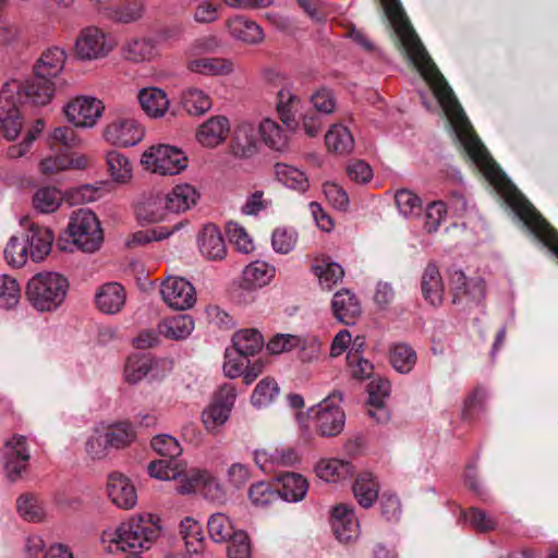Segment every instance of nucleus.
<instances>
[{
  "label": "nucleus",
  "instance_id": "f257e3e1",
  "mask_svg": "<svg viewBox=\"0 0 558 558\" xmlns=\"http://www.w3.org/2000/svg\"><path fill=\"white\" fill-rule=\"evenodd\" d=\"M66 54L52 47L45 50L33 66V77L24 83L11 81L0 92V132L9 141L15 140L22 130L20 105L46 106L54 94L53 80L64 68Z\"/></svg>",
  "mask_w": 558,
  "mask_h": 558
},
{
  "label": "nucleus",
  "instance_id": "f03ea898",
  "mask_svg": "<svg viewBox=\"0 0 558 558\" xmlns=\"http://www.w3.org/2000/svg\"><path fill=\"white\" fill-rule=\"evenodd\" d=\"M160 525L154 515H138L121 523L116 530L102 532L101 542L110 554L130 550L126 558H142L138 550L148 549L159 537Z\"/></svg>",
  "mask_w": 558,
  "mask_h": 558
},
{
  "label": "nucleus",
  "instance_id": "7ed1b4c3",
  "mask_svg": "<svg viewBox=\"0 0 558 558\" xmlns=\"http://www.w3.org/2000/svg\"><path fill=\"white\" fill-rule=\"evenodd\" d=\"M69 287V280L59 272H38L28 280L26 298L35 310L53 312L63 304Z\"/></svg>",
  "mask_w": 558,
  "mask_h": 558
},
{
  "label": "nucleus",
  "instance_id": "20e7f679",
  "mask_svg": "<svg viewBox=\"0 0 558 558\" xmlns=\"http://www.w3.org/2000/svg\"><path fill=\"white\" fill-rule=\"evenodd\" d=\"M66 233L72 239V243L83 252L97 251L104 241V232L98 218L92 210L85 208L71 215Z\"/></svg>",
  "mask_w": 558,
  "mask_h": 558
},
{
  "label": "nucleus",
  "instance_id": "39448f33",
  "mask_svg": "<svg viewBox=\"0 0 558 558\" xmlns=\"http://www.w3.org/2000/svg\"><path fill=\"white\" fill-rule=\"evenodd\" d=\"M342 400V392L335 390L326 399L310 410V417L315 421L316 432L324 437L339 435L345 423L344 412L335 404Z\"/></svg>",
  "mask_w": 558,
  "mask_h": 558
},
{
  "label": "nucleus",
  "instance_id": "423d86ee",
  "mask_svg": "<svg viewBox=\"0 0 558 558\" xmlns=\"http://www.w3.org/2000/svg\"><path fill=\"white\" fill-rule=\"evenodd\" d=\"M142 163L154 173L174 175L187 167L184 153L173 146H151L142 156Z\"/></svg>",
  "mask_w": 558,
  "mask_h": 558
},
{
  "label": "nucleus",
  "instance_id": "0eeeda50",
  "mask_svg": "<svg viewBox=\"0 0 558 558\" xmlns=\"http://www.w3.org/2000/svg\"><path fill=\"white\" fill-rule=\"evenodd\" d=\"M4 470L11 482H16L27 470L31 459L27 439L22 435H13L8 439L3 448Z\"/></svg>",
  "mask_w": 558,
  "mask_h": 558
},
{
  "label": "nucleus",
  "instance_id": "6e6552de",
  "mask_svg": "<svg viewBox=\"0 0 558 558\" xmlns=\"http://www.w3.org/2000/svg\"><path fill=\"white\" fill-rule=\"evenodd\" d=\"M105 107L94 97L80 96L64 107L68 120L74 126L92 128L101 117Z\"/></svg>",
  "mask_w": 558,
  "mask_h": 558
},
{
  "label": "nucleus",
  "instance_id": "1a4fd4ad",
  "mask_svg": "<svg viewBox=\"0 0 558 558\" xmlns=\"http://www.w3.org/2000/svg\"><path fill=\"white\" fill-rule=\"evenodd\" d=\"M104 136L112 145L129 147L143 140L144 129L133 118L118 117L107 125Z\"/></svg>",
  "mask_w": 558,
  "mask_h": 558
},
{
  "label": "nucleus",
  "instance_id": "9d476101",
  "mask_svg": "<svg viewBox=\"0 0 558 558\" xmlns=\"http://www.w3.org/2000/svg\"><path fill=\"white\" fill-rule=\"evenodd\" d=\"M160 293L162 300L178 311L192 307L196 301L194 287L184 278H168L162 282Z\"/></svg>",
  "mask_w": 558,
  "mask_h": 558
},
{
  "label": "nucleus",
  "instance_id": "9b49d317",
  "mask_svg": "<svg viewBox=\"0 0 558 558\" xmlns=\"http://www.w3.org/2000/svg\"><path fill=\"white\" fill-rule=\"evenodd\" d=\"M111 47L105 34L97 27H86L78 35L75 51L81 59H98L105 57Z\"/></svg>",
  "mask_w": 558,
  "mask_h": 558
},
{
  "label": "nucleus",
  "instance_id": "f8f14e48",
  "mask_svg": "<svg viewBox=\"0 0 558 558\" xmlns=\"http://www.w3.org/2000/svg\"><path fill=\"white\" fill-rule=\"evenodd\" d=\"M21 235L27 240L29 257L33 262L44 260L51 252L54 235L49 228L32 222Z\"/></svg>",
  "mask_w": 558,
  "mask_h": 558
},
{
  "label": "nucleus",
  "instance_id": "ddd939ff",
  "mask_svg": "<svg viewBox=\"0 0 558 558\" xmlns=\"http://www.w3.org/2000/svg\"><path fill=\"white\" fill-rule=\"evenodd\" d=\"M330 523L336 538L341 543H348L359 535V521L347 505L332 508Z\"/></svg>",
  "mask_w": 558,
  "mask_h": 558
},
{
  "label": "nucleus",
  "instance_id": "4468645a",
  "mask_svg": "<svg viewBox=\"0 0 558 558\" xmlns=\"http://www.w3.org/2000/svg\"><path fill=\"white\" fill-rule=\"evenodd\" d=\"M97 10L108 19L119 23H131L143 14V4L140 0L122 3L112 0H95Z\"/></svg>",
  "mask_w": 558,
  "mask_h": 558
},
{
  "label": "nucleus",
  "instance_id": "2eb2a0df",
  "mask_svg": "<svg viewBox=\"0 0 558 558\" xmlns=\"http://www.w3.org/2000/svg\"><path fill=\"white\" fill-rule=\"evenodd\" d=\"M108 496L122 509H131L136 505L137 495L134 485L122 473L113 472L108 477Z\"/></svg>",
  "mask_w": 558,
  "mask_h": 558
},
{
  "label": "nucleus",
  "instance_id": "dca6fc26",
  "mask_svg": "<svg viewBox=\"0 0 558 558\" xmlns=\"http://www.w3.org/2000/svg\"><path fill=\"white\" fill-rule=\"evenodd\" d=\"M331 311L335 318L344 325L354 324L362 312L357 298L348 289H341L333 294Z\"/></svg>",
  "mask_w": 558,
  "mask_h": 558
},
{
  "label": "nucleus",
  "instance_id": "f3484780",
  "mask_svg": "<svg viewBox=\"0 0 558 558\" xmlns=\"http://www.w3.org/2000/svg\"><path fill=\"white\" fill-rule=\"evenodd\" d=\"M259 131L252 123L236 126L231 142V150L235 157L251 158L257 153Z\"/></svg>",
  "mask_w": 558,
  "mask_h": 558
},
{
  "label": "nucleus",
  "instance_id": "a211bd4d",
  "mask_svg": "<svg viewBox=\"0 0 558 558\" xmlns=\"http://www.w3.org/2000/svg\"><path fill=\"white\" fill-rule=\"evenodd\" d=\"M202 255L210 260H221L227 254L223 236L217 226L206 225L198 234Z\"/></svg>",
  "mask_w": 558,
  "mask_h": 558
},
{
  "label": "nucleus",
  "instance_id": "6ab92c4d",
  "mask_svg": "<svg viewBox=\"0 0 558 558\" xmlns=\"http://www.w3.org/2000/svg\"><path fill=\"white\" fill-rule=\"evenodd\" d=\"M279 498L288 502H298L304 499L308 490L307 480L294 472H284L276 481Z\"/></svg>",
  "mask_w": 558,
  "mask_h": 558
},
{
  "label": "nucleus",
  "instance_id": "aec40b11",
  "mask_svg": "<svg viewBox=\"0 0 558 558\" xmlns=\"http://www.w3.org/2000/svg\"><path fill=\"white\" fill-rule=\"evenodd\" d=\"M226 26L233 38L243 43L256 45L264 39L262 27L255 21L243 15H235L228 19Z\"/></svg>",
  "mask_w": 558,
  "mask_h": 558
},
{
  "label": "nucleus",
  "instance_id": "412c9836",
  "mask_svg": "<svg viewBox=\"0 0 558 558\" xmlns=\"http://www.w3.org/2000/svg\"><path fill=\"white\" fill-rule=\"evenodd\" d=\"M199 197L198 192L190 184L175 185L169 193L162 194V201L168 213L179 214L189 210Z\"/></svg>",
  "mask_w": 558,
  "mask_h": 558
},
{
  "label": "nucleus",
  "instance_id": "4be33fe9",
  "mask_svg": "<svg viewBox=\"0 0 558 558\" xmlns=\"http://www.w3.org/2000/svg\"><path fill=\"white\" fill-rule=\"evenodd\" d=\"M96 304L106 314L119 313L125 304V290L118 282H108L96 293Z\"/></svg>",
  "mask_w": 558,
  "mask_h": 558
},
{
  "label": "nucleus",
  "instance_id": "5701e85b",
  "mask_svg": "<svg viewBox=\"0 0 558 558\" xmlns=\"http://www.w3.org/2000/svg\"><path fill=\"white\" fill-rule=\"evenodd\" d=\"M423 298L433 306H438L444 298V282L439 268L435 263H428L421 280Z\"/></svg>",
  "mask_w": 558,
  "mask_h": 558
},
{
  "label": "nucleus",
  "instance_id": "b1692460",
  "mask_svg": "<svg viewBox=\"0 0 558 558\" xmlns=\"http://www.w3.org/2000/svg\"><path fill=\"white\" fill-rule=\"evenodd\" d=\"M229 131L228 119L223 116H216L201 125L197 140L204 146L215 147L226 138Z\"/></svg>",
  "mask_w": 558,
  "mask_h": 558
},
{
  "label": "nucleus",
  "instance_id": "393cba45",
  "mask_svg": "<svg viewBox=\"0 0 558 558\" xmlns=\"http://www.w3.org/2000/svg\"><path fill=\"white\" fill-rule=\"evenodd\" d=\"M275 276V268L265 262L256 260L243 270L241 287L252 290L266 286Z\"/></svg>",
  "mask_w": 558,
  "mask_h": 558
},
{
  "label": "nucleus",
  "instance_id": "a878e982",
  "mask_svg": "<svg viewBox=\"0 0 558 558\" xmlns=\"http://www.w3.org/2000/svg\"><path fill=\"white\" fill-rule=\"evenodd\" d=\"M138 101L145 113L151 118L162 117L169 107L166 93L155 87L142 89Z\"/></svg>",
  "mask_w": 558,
  "mask_h": 558
},
{
  "label": "nucleus",
  "instance_id": "bb28decb",
  "mask_svg": "<svg viewBox=\"0 0 558 558\" xmlns=\"http://www.w3.org/2000/svg\"><path fill=\"white\" fill-rule=\"evenodd\" d=\"M233 350L240 357L256 355L264 347V339L256 329H243L232 337Z\"/></svg>",
  "mask_w": 558,
  "mask_h": 558
},
{
  "label": "nucleus",
  "instance_id": "cd10ccee",
  "mask_svg": "<svg viewBox=\"0 0 558 558\" xmlns=\"http://www.w3.org/2000/svg\"><path fill=\"white\" fill-rule=\"evenodd\" d=\"M86 166L87 159L85 156H75L69 155L68 153H61L58 156L48 157L41 160L40 171L46 175H51L68 169H84Z\"/></svg>",
  "mask_w": 558,
  "mask_h": 558
},
{
  "label": "nucleus",
  "instance_id": "c85d7f7f",
  "mask_svg": "<svg viewBox=\"0 0 558 558\" xmlns=\"http://www.w3.org/2000/svg\"><path fill=\"white\" fill-rule=\"evenodd\" d=\"M312 271L318 278L322 288L327 290L341 281L344 276L342 266L332 262L329 257L316 258Z\"/></svg>",
  "mask_w": 558,
  "mask_h": 558
},
{
  "label": "nucleus",
  "instance_id": "c756f323",
  "mask_svg": "<svg viewBox=\"0 0 558 558\" xmlns=\"http://www.w3.org/2000/svg\"><path fill=\"white\" fill-rule=\"evenodd\" d=\"M193 329L194 320L186 314L165 319L158 325L159 333L172 340H183L187 338Z\"/></svg>",
  "mask_w": 558,
  "mask_h": 558
},
{
  "label": "nucleus",
  "instance_id": "7c9ffc66",
  "mask_svg": "<svg viewBox=\"0 0 558 558\" xmlns=\"http://www.w3.org/2000/svg\"><path fill=\"white\" fill-rule=\"evenodd\" d=\"M461 288L452 295L453 304L471 307L481 304L486 296V287L482 278H472Z\"/></svg>",
  "mask_w": 558,
  "mask_h": 558
},
{
  "label": "nucleus",
  "instance_id": "2f4dec72",
  "mask_svg": "<svg viewBox=\"0 0 558 558\" xmlns=\"http://www.w3.org/2000/svg\"><path fill=\"white\" fill-rule=\"evenodd\" d=\"M353 465L345 460L327 459L322 460L316 466L317 476L326 482H338L345 480L353 474Z\"/></svg>",
  "mask_w": 558,
  "mask_h": 558
},
{
  "label": "nucleus",
  "instance_id": "473e14b6",
  "mask_svg": "<svg viewBox=\"0 0 558 558\" xmlns=\"http://www.w3.org/2000/svg\"><path fill=\"white\" fill-rule=\"evenodd\" d=\"M325 143L329 151L345 155L352 151L354 138L351 132L342 124L332 125L325 135Z\"/></svg>",
  "mask_w": 558,
  "mask_h": 558
},
{
  "label": "nucleus",
  "instance_id": "72a5a7b5",
  "mask_svg": "<svg viewBox=\"0 0 558 558\" xmlns=\"http://www.w3.org/2000/svg\"><path fill=\"white\" fill-rule=\"evenodd\" d=\"M264 143L271 149L283 151L288 147L289 135L276 121L265 119L258 128Z\"/></svg>",
  "mask_w": 558,
  "mask_h": 558
},
{
  "label": "nucleus",
  "instance_id": "f704fd0d",
  "mask_svg": "<svg viewBox=\"0 0 558 558\" xmlns=\"http://www.w3.org/2000/svg\"><path fill=\"white\" fill-rule=\"evenodd\" d=\"M391 366L400 374H409L416 364L417 355L407 343H395L389 349Z\"/></svg>",
  "mask_w": 558,
  "mask_h": 558
},
{
  "label": "nucleus",
  "instance_id": "c9c22d12",
  "mask_svg": "<svg viewBox=\"0 0 558 558\" xmlns=\"http://www.w3.org/2000/svg\"><path fill=\"white\" fill-rule=\"evenodd\" d=\"M154 360L148 353H135L128 357L124 377L129 384H137L151 371Z\"/></svg>",
  "mask_w": 558,
  "mask_h": 558
},
{
  "label": "nucleus",
  "instance_id": "e433bc0d",
  "mask_svg": "<svg viewBox=\"0 0 558 558\" xmlns=\"http://www.w3.org/2000/svg\"><path fill=\"white\" fill-rule=\"evenodd\" d=\"M187 69L204 75H227L233 71V64L222 58H197L187 63Z\"/></svg>",
  "mask_w": 558,
  "mask_h": 558
},
{
  "label": "nucleus",
  "instance_id": "4c0bfd02",
  "mask_svg": "<svg viewBox=\"0 0 558 558\" xmlns=\"http://www.w3.org/2000/svg\"><path fill=\"white\" fill-rule=\"evenodd\" d=\"M353 494L363 508H369L378 498V484L371 473L361 474L353 484Z\"/></svg>",
  "mask_w": 558,
  "mask_h": 558
},
{
  "label": "nucleus",
  "instance_id": "58836bf2",
  "mask_svg": "<svg viewBox=\"0 0 558 558\" xmlns=\"http://www.w3.org/2000/svg\"><path fill=\"white\" fill-rule=\"evenodd\" d=\"M122 51L124 58L133 62L147 61L156 54L154 41L147 38H132L128 40Z\"/></svg>",
  "mask_w": 558,
  "mask_h": 558
},
{
  "label": "nucleus",
  "instance_id": "ea45409f",
  "mask_svg": "<svg viewBox=\"0 0 558 558\" xmlns=\"http://www.w3.org/2000/svg\"><path fill=\"white\" fill-rule=\"evenodd\" d=\"M162 201V194L158 193L150 196L145 202L136 207V217L140 221L148 223L158 222L163 220L168 214Z\"/></svg>",
  "mask_w": 558,
  "mask_h": 558
},
{
  "label": "nucleus",
  "instance_id": "a19ab883",
  "mask_svg": "<svg viewBox=\"0 0 558 558\" xmlns=\"http://www.w3.org/2000/svg\"><path fill=\"white\" fill-rule=\"evenodd\" d=\"M275 172L278 181L289 189L305 192L308 189V180L305 173L298 168L286 163H277Z\"/></svg>",
  "mask_w": 558,
  "mask_h": 558
},
{
  "label": "nucleus",
  "instance_id": "79ce46f5",
  "mask_svg": "<svg viewBox=\"0 0 558 558\" xmlns=\"http://www.w3.org/2000/svg\"><path fill=\"white\" fill-rule=\"evenodd\" d=\"M300 98L289 88H281L277 93V111L282 123L291 126L295 122V113L299 110Z\"/></svg>",
  "mask_w": 558,
  "mask_h": 558
},
{
  "label": "nucleus",
  "instance_id": "37998d69",
  "mask_svg": "<svg viewBox=\"0 0 558 558\" xmlns=\"http://www.w3.org/2000/svg\"><path fill=\"white\" fill-rule=\"evenodd\" d=\"M208 534L215 543H225L230 541L238 532L230 519L223 513H214L207 522Z\"/></svg>",
  "mask_w": 558,
  "mask_h": 558
},
{
  "label": "nucleus",
  "instance_id": "c03bdc74",
  "mask_svg": "<svg viewBox=\"0 0 558 558\" xmlns=\"http://www.w3.org/2000/svg\"><path fill=\"white\" fill-rule=\"evenodd\" d=\"M3 254L11 267L20 268L24 266L29 257L27 240L23 239L21 234L12 235L7 243Z\"/></svg>",
  "mask_w": 558,
  "mask_h": 558
},
{
  "label": "nucleus",
  "instance_id": "a18cd8bd",
  "mask_svg": "<svg viewBox=\"0 0 558 558\" xmlns=\"http://www.w3.org/2000/svg\"><path fill=\"white\" fill-rule=\"evenodd\" d=\"M180 534L189 553L198 554L203 550V532L197 521L186 517L180 523Z\"/></svg>",
  "mask_w": 558,
  "mask_h": 558
},
{
  "label": "nucleus",
  "instance_id": "49530a36",
  "mask_svg": "<svg viewBox=\"0 0 558 558\" xmlns=\"http://www.w3.org/2000/svg\"><path fill=\"white\" fill-rule=\"evenodd\" d=\"M110 448H124L136 438L134 427L130 422H119L107 428L105 432Z\"/></svg>",
  "mask_w": 558,
  "mask_h": 558
},
{
  "label": "nucleus",
  "instance_id": "de8ad7c7",
  "mask_svg": "<svg viewBox=\"0 0 558 558\" xmlns=\"http://www.w3.org/2000/svg\"><path fill=\"white\" fill-rule=\"evenodd\" d=\"M19 514L26 521L39 522L45 517V511L39 498L33 494H23L16 500Z\"/></svg>",
  "mask_w": 558,
  "mask_h": 558
},
{
  "label": "nucleus",
  "instance_id": "09e8293b",
  "mask_svg": "<svg viewBox=\"0 0 558 558\" xmlns=\"http://www.w3.org/2000/svg\"><path fill=\"white\" fill-rule=\"evenodd\" d=\"M61 202V192L52 186L40 187L33 196L34 207L43 214L53 213Z\"/></svg>",
  "mask_w": 558,
  "mask_h": 558
},
{
  "label": "nucleus",
  "instance_id": "8fccbe9b",
  "mask_svg": "<svg viewBox=\"0 0 558 558\" xmlns=\"http://www.w3.org/2000/svg\"><path fill=\"white\" fill-rule=\"evenodd\" d=\"M182 105L189 114L201 116L211 108V100L203 90L189 88L183 93Z\"/></svg>",
  "mask_w": 558,
  "mask_h": 558
},
{
  "label": "nucleus",
  "instance_id": "3c124183",
  "mask_svg": "<svg viewBox=\"0 0 558 558\" xmlns=\"http://www.w3.org/2000/svg\"><path fill=\"white\" fill-rule=\"evenodd\" d=\"M248 498L257 507H266L279 499L276 483L257 482L251 485Z\"/></svg>",
  "mask_w": 558,
  "mask_h": 558
},
{
  "label": "nucleus",
  "instance_id": "603ef678",
  "mask_svg": "<svg viewBox=\"0 0 558 558\" xmlns=\"http://www.w3.org/2000/svg\"><path fill=\"white\" fill-rule=\"evenodd\" d=\"M179 225L172 227V229H168L166 227H156L147 230H140L134 232L132 236L126 241L128 247H137L141 245H145L150 243L151 241H160L168 238L175 230H178Z\"/></svg>",
  "mask_w": 558,
  "mask_h": 558
},
{
  "label": "nucleus",
  "instance_id": "864d4df0",
  "mask_svg": "<svg viewBox=\"0 0 558 558\" xmlns=\"http://www.w3.org/2000/svg\"><path fill=\"white\" fill-rule=\"evenodd\" d=\"M107 165L110 175L117 182H125L131 178L132 168L129 159L117 150L107 154Z\"/></svg>",
  "mask_w": 558,
  "mask_h": 558
},
{
  "label": "nucleus",
  "instance_id": "5fc2aeb1",
  "mask_svg": "<svg viewBox=\"0 0 558 558\" xmlns=\"http://www.w3.org/2000/svg\"><path fill=\"white\" fill-rule=\"evenodd\" d=\"M278 393V384L275 379L267 377L262 379L255 387L251 396V402L257 408L266 407L274 401Z\"/></svg>",
  "mask_w": 558,
  "mask_h": 558
},
{
  "label": "nucleus",
  "instance_id": "6e6d98bb",
  "mask_svg": "<svg viewBox=\"0 0 558 558\" xmlns=\"http://www.w3.org/2000/svg\"><path fill=\"white\" fill-rule=\"evenodd\" d=\"M80 138L71 126L56 128L50 137V146L59 153H66L68 149L78 145Z\"/></svg>",
  "mask_w": 558,
  "mask_h": 558
},
{
  "label": "nucleus",
  "instance_id": "4d7b16f0",
  "mask_svg": "<svg viewBox=\"0 0 558 558\" xmlns=\"http://www.w3.org/2000/svg\"><path fill=\"white\" fill-rule=\"evenodd\" d=\"M21 298V289L17 281L3 275L0 277V307L12 308L15 306Z\"/></svg>",
  "mask_w": 558,
  "mask_h": 558
},
{
  "label": "nucleus",
  "instance_id": "13d9d810",
  "mask_svg": "<svg viewBox=\"0 0 558 558\" xmlns=\"http://www.w3.org/2000/svg\"><path fill=\"white\" fill-rule=\"evenodd\" d=\"M151 448L163 458L175 459L182 452L178 440L167 434L157 435L150 441Z\"/></svg>",
  "mask_w": 558,
  "mask_h": 558
},
{
  "label": "nucleus",
  "instance_id": "bf43d9fd",
  "mask_svg": "<svg viewBox=\"0 0 558 558\" xmlns=\"http://www.w3.org/2000/svg\"><path fill=\"white\" fill-rule=\"evenodd\" d=\"M298 241V233L293 229L277 228L272 232L271 244L276 252L288 254L291 252Z\"/></svg>",
  "mask_w": 558,
  "mask_h": 558
},
{
  "label": "nucleus",
  "instance_id": "052dcab7",
  "mask_svg": "<svg viewBox=\"0 0 558 558\" xmlns=\"http://www.w3.org/2000/svg\"><path fill=\"white\" fill-rule=\"evenodd\" d=\"M396 205L404 216L420 215L422 204L420 197L409 190H400L395 195Z\"/></svg>",
  "mask_w": 558,
  "mask_h": 558
},
{
  "label": "nucleus",
  "instance_id": "680f3d73",
  "mask_svg": "<svg viewBox=\"0 0 558 558\" xmlns=\"http://www.w3.org/2000/svg\"><path fill=\"white\" fill-rule=\"evenodd\" d=\"M446 214L447 207L444 202L436 201L428 204L424 215V229L426 232H436L439 229Z\"/></svg>",
  "mask_w": 558,
  "mask_h": 558
},
{
  "label": "nucleus",
  "instance_id": "e2e57ef3",
  "mask_svg": "<svg viewBox=\"0 0 558 558\" xmlns=\"http://www.w3.org/2000/svg\"><path fill=\"white\" fill-rule=\"evenodd\" d=\"M347 361L351 371V376L354 379L364 380L372 376L374 366L368 360L363 359L355 352H348Z\"/></svg>",
  "mask_w": 558,
  "mask_h": 558
},
{
  "label": "nucleus",
  "instance_id": "0e129e2a",
  "mask_svg": "<svg viewBox=\"0 0 558 558\" xmlns=\"http://www.w3.org/2000/svg\"><path fill=\"white\" fill-rule=\"evenodd\" d=\"M227 233L230 242L243 253L251 252L254 246L246 230L239 223L230 221L227 223Z\"/></svg>",
  "mask_w": 558,
  "mask_h": 558
},
{
  "label": "nucleus",
  "instance_id": "69168bd1",
  "mask_svg": "<svg viewBox=\"0 0 558 558\" xmlns=\"http://www.w3.org/2000/svg\"><path fill=\"white\" fill-rule=\"evenodd\" d=\"M178 463L175 459L165 458L161 460L151 461L148 465L150 476L159 480L174 478L178 474Z\"/></svg>",
  "mask_w": 558,
  "mask_h": 558
},
{
  "label": "nucleus",
  "instance_id": "338daca9",
  "mask_svg": "<svg viewBox=\"0 0 558 558\" xmlns=\"http://www.w3.org/2000/svg\"><path fill=\"white\" fill-rule=\"evenodd\" d=\"M463 515L477 532L485 533L496 527V522L478 508H470Z\"/></svg>",
  "mask_w": 558,
  "mask_h": 558
},
{
  "label": "nucleus",
  "instance_id": "774afa93",
  "mask_svg": "<svg viewBox=\"0 0 558 558\" xmlns=\"http://www.w3.org/2000/svg\"><path fill=\"white\" fill-rule=\"evenodd\" d=\"M227 547L229 558H250L251 547L246 533L239 531Z\"/></svg>",
  "mask_w": 558,
  "mask_h": 558
}]
</instances>
